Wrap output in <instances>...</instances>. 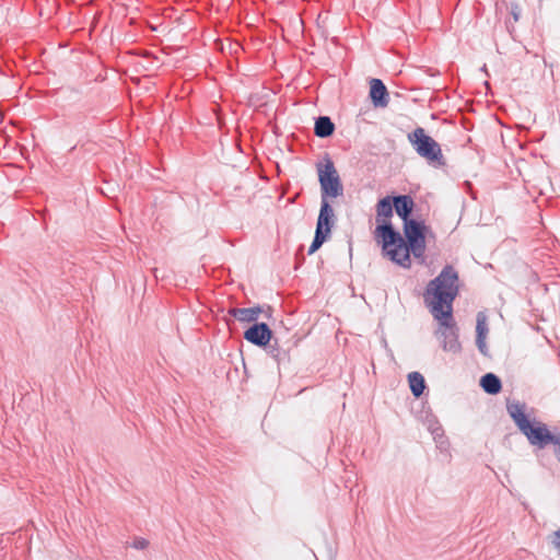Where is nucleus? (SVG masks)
<instances>
[{
  "label": "nucleus",
  "mask_w": 560,
  "mask_h": 560,
  "mask_svg": "<svg viewBox=\"0 0 560 560\" xmlns=\"http://www.w3.org/2000/svg\"><path fill=\"white\" fill-rule=\"evenodd\" d=\"M458 272L452 265L443 267L432 279L423 293V300L433 318L444 328L438 332L443 338L444 351L459 353L458 329L453 319V302L458 295Z\"/></svg>",
  "instance_id": "1"
},
{
  "label": "nucleus",
  "mask_w": 560,
  "mask_h": 560,
  "mask_svg": "<svg viewBox=\"0 0 560 560\" xmlns=\"http://www.w3.org/2000/svg\"><path fill=\"white\" fill-rule=\"evenodd\" d=\"M427 225L416 219L404 222V236L394 229L390 221L383 220L376 225L375 238L382 244L384 256L393 262L409 268L411 266L410 254L416 258H422L425 253Z\"/></svg>",
  "instance_id": "2"
},
{
  "label": "nucleus",
  "mask_w": 560,
  "mask_h": 560,
  "mask_svg": "<svg viewBox=\"0 0 560 560\" xmlns=\"http://www.w3.org/2000/svg\"><path fill=\"white\" fill-rule=\"evenodd\" d=\"M526 404L520 400H508L506 411L517 429L524 434L532 446L540 450L556 443L558 434H553L548 427L536 419L533 421L525 415Z\"/></svg>",
  "instance_id": "3"
},
{
  "label": "nucleus",
  "mask_w": 560,
  "mask_h": 560,
  "mask_svg": "<svg viewBox=\"0 0 560 560\" xmlns=\"http://www.w3.org/2000/svg\"><path fill=\"white\" fill-rule=\"evenodd\" d=\"M408 140L415 151L430 165L441 167L445 165V159L441 145L421 127L416 128L408 135Z\"/></svg>",
  "instance_id": "4"
},
{
  "label": "nucleus",
  "mask_w": 560,
  "mask_h": 560,
  "mask_svg": "<svg viewBox=\"0 0 560 560\" xmlns=\"http://www.w3.org/2000/svg\"><path fill=\"white\" fill-rule=\"evenodd\" d=\"M317 171L320 184V200L329 201V198L342 196L343 186L334 162L330 159H326L325 164L319 165Z\"/></svg>",
  "instance_id": "5"
},
{
  "label": "nucleus",
  "mask_w": 560,
  "mask_h": 560,
  "mask_svg": "<svg viewBox=\"0 0 560 560\" xmlns=\"http://www.w3.org/2000/svg\"><path fill=\"white\" fill-rule=\"evenodd\" d=\"M273 332L266 323H254L244 331V339L259 348L272 341Z\"/></svg>",
  "instance_id": "6"
},
{
  "label": "nucleus",
  "mask_w": 560,
  "mask_h": 560,
  "mask_svg": "<svg viewBox=\"0 0 560 560\" xmlns=\"http://www.w3.org/2000/svg\"><path fill=\"white\" fill-rule=\"evenodd\" d=\"M335 224V213L329 201L320 200V209L317 218L316 230L323 234L330 235Z\"/></svg>",
  "instance_id": "7"
},
{
  "label": "nucleus",
  "mask_w": 560,
  "mask_h": 560,
  "mask_svg": "<svg viewBox=\"0 0 560 560\" xmlns=\"http://www.w3.org/2000/svg\"><path fill=\"white\" fill-rule=\"evenodd\" d=\"M370 97L375 107H386L389 102L388 91L381 79H371Z\"/></svg>",
  "instance_id": "8"
},
{
  "label": "nucleus",
  "mask_w": 560,
  "mask_h": 560,
  "mask_svg": "<svg viewBox=\"0 0 560 560\" xmlns=\"http://www.w3.org/2000/svg\"><path fill=\"white\" fill-rule=\"evenodd\" d=\"M394 209L402 222L413 220L411 217L415 202L409 195H397L393 197Z\"/></svg>",
  "instance_id": "9"
},
{
  "label": "nucleus",
  "mask_w": 560,
  "mask_h": 560,
  "mask_svg": "<svg viewBox=\"0 0 560 560\" xmlns=\"http://www.w3.org/2000/svg\"><path fill=\"white\" fill-rule=\"evenodd\" d=\"M262 307L256 305L247 308L232 307L228 311V315L242 323H257L259 315L262 313Z\"/></svg>",
  "instance_id": "10"
},
{
  "label": "nucleus",
  "mask_w": 560,
  "mask_h": 560,
  "mask_svg": "<svg viewBox=\"0 0 560 560\" xmlns=\"http://www.w3.org/2000/svg\"><path fill=\"white\" fill-rule=\"evenodd\" d=\"M335 124L328 116H318L315 119L314 133L318 138H328L335 132Z\"/></svg>",
  "instance_id": "11"
},
{
  "label": "nucleus",
  "mask_w": 560,
  "mask_h": 560,
  "mask_svg": "<svg viewBox=\"0 0 560 560\" xmlns=\"http://www.w3.org/2000/svg\"><path fill=\"white\" fill-rule=\"evenodd\" d=\"M394 203L393 197L386 196L380 199L376 203V222L377 225L382 223L383 220L389 221L393 217Z\"/></svg>",
  "instance_id": "12"
},
{
  "label": "nucleus",
  "mask_w": 560,
  "mask_h": 560,
  "mask_svg": "<svg viewBox=\"0 0 560 560\" xmlns=\"http://www.w3.org/2000/svg\"><path fill=\"white\" fill-rule=\"evenodd\" d=\"M480 386L485 393L489 395H497L502 389V382L498 375L493 373H486L480 378Z\"/></svg>",
  "instance_id": "13"
},
{
  "label": "nucleus",
  "mask_w": 560,
  "mask_h": 560,
  "mask_svg": "<svg viewBox=\"0 0 560 560\" xmlns=\"http://www.w3.org/2000/svg\"><path fill=\"white\" fill-rule=\"evenodd\" d=\"M409 387L412 395L419 398L425 389V381L421 373L411 372L408 374Z\"/></svg>",
  "instance_id": "14"
},
{
  "label": "nucleus",
  "mask_w": 560,
  "mask_h": 560,
  "mask_svg": "<svg viewBox=\"0 0 560 560\" xmlns=\"http://www.w3.org/2000/svg\"><path fill=\"white\" fill-rule=\"evenodd\" d=\"M488 332L487 315L483 312H478L476 317V338L486 339Z\"/></svg>",
  "instance_id": "15"
},
{
  "label": "nucleus",
  "mask_w": 560,
  "mask_h": 560,
  "mask_svg": "<svg viewBox=\"0 0 560 560\" xmlns=\"http://www.w3.org/2000/svg\"><path fill=\"white\" fill-rule=\"evenodd\" d=\"M273 342H269L268 346L264 347L267 351V353L273 358L277 362H280L281 360L284 359L285 357V351L281 350L279 345H278V340L277 339H273Z\"/></svg>",
  "instance_id": "16"
},
{
  "label": "nucleus",
  "mask_w": 560,
  "mask_h": 560,
  "mask_svg": "<svg viewBox=\"0 0 560 560\" xmlns=\"http://www.w3.org/2000/svg\"><path fill=\"white\" fill-rule=\"evenodd\" d=\"M329 236L326 234H323V232L315 230V235L313 238L312 244L308 247V255L314 254L316 250H318L322 245L327 241Z\"/></svg>",
  "instance_id": "17"
},
{
  "label": "nucleus",
  "mask_w": 560,
  "mask_h": 560,
  "mask_svg": "<svg viewBox=\"0 0 560 560\" xmlns=\"http://www.w3.org/2000/svg\"><path fill=\"white\" fill-rule=\"evenodd\" d=\"M429 430L431 431L435 441L443 438V429L436 421L429 425Z\"/></svg>",
  "instance_id": "18"
},
{
  "label": "nucleus",
  "mask_w": 560,
  "mask_h": 560,
  "mask_svg": "<svg viewBox=\"0 0 560 560\" xmlns=\"http://www.w3.org/2000/svg\"><path fill=\"white\" fill-rule=\"evenodd\" d=\"M135 549L143 550L149 546V541L145 538L138 537L132 541L131 545Z\"/></svg>",
  "instance_id": "19"
},
{
  "label": "nucleus",
  "mask_w": 560,
  "mask_h": 560,
  "mask_svg": "<svg viewBox=\"0 0 560 560\" xmlns=\"http://www.w3.org/2000/svg\"><path fill=\"white\" fill-rule=\"evenodd\" d=\"M476 346L478 348V350L480 351V353H482L483 355H488V346L486 343V339H482V338H476Z\"/></svg>",
  "instance_id": "20"
},
{
  "label": "nucleus",
  "mask_w": 560,
  "mask_h": 560,
  "mask_svg": "<svg viewBox=\"0 0 560 560\" xmlns=\"http://www.w3.org/2000/svg\"><path fill=\"white\" fill-rule=\"evenodd\" d=\"M553 454L560 463V433L558 434V439L555 443Z\"/></svg>",
  "instance_id": "21"
},
{
  "label": "nucleus",
  "mask_w": 560,
  "mask_h": 560,
  "mask_svg": "<svg viewBox=\"0 0 560 560\" xmlns=\"http://www.w3.org/2000/svg\"><path fill=\"white\" fill-rule=\"evenodd\" d=\"M153 273H154V277H155L156 279H159V269H156V268H155V269L153 270Z\"/></svg>",
  "instance_id": "22"
},
{
  "label": "nucleus",
  "mask_w": 560,
  "mask_h": 560,
  "mask_svg": "<svg viewBox=\"0 0 560 560\" xmlns=\"http://www.w3.org/2000/svg\"><path fill=\"white\" fill-rule=\"evenodd\" d=\"M268 317L271 316V307H268V313L266 314Z\"/></svg>",
  "instance_id": "23"
},
{
  "label": "nucleus",
  "mask_w": 560,
  "mask_h": 560,
  "mask_svg": "<svg viewBox=\"0 0 560 560\" xmlns=\"http://www.w3.org/2000/svg\"><path fill=\"white\" fill-rule=\"evenodd\" d=\"M513 15H514V19H515V20H517V19H518L517 12H513Z\"/></svg>",
  "instance_id": "24"
}]
</instances>
